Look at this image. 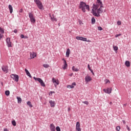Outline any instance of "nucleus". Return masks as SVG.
<instances>
[{"instance_id":"obj_1","label":"nucleus","mask_w":131,"mask_h":131,"mask_svg":"<svg viewBox=\"0 0 131 131\" xmlns=\"http://www.w3.org/2000/svg\"><path fill=\"white\" fill-rule=\"evenodd\" d=\"M96 4H94L92 9V13L95 17H100L104 10H103V2L101 0H96Z\"/></svg>"},{"instance_id":"obj_2","label":"nucleus","mask_w":131,"mask_h":131,"mask_svg":"<svg viewBox=\"0 0 131 131\" xmlns=\"http://www.w3.org/2000/svg\"><path fill=\"white\" fill-rule=\"evenodd\" d=\"M79 8V9H81L83 13H85V10H87L88 12H90V6L86 5V4L83 2H80Z\"/></svg>"},{"instance_id":"obj_3","label":"nucleus","mask_w":131,"mask_h":131,"mask_svg":"<svg viewBox=\"0 0 131 131\" xmlns=\"http://www.w3.org/2000/svg\"><path fill=\"white\" fill-rule=\"evenodd\" d=\"M34 2L36 3V5H37L38 9L39 10H42L43 9V6L42 5V3L40 2L39 0H34Z\"/></svg>"},{"instance_id":"obj_4","label":"nucleus","mask_w":131,"mask_h":131,"mask_svg":"<svg viewBox=\"0 0 131 131\" xmlns=\"http://www.w3.org/2000/svg\"><path fill=\"white\" fill-rule=\"evenodd\" d=\"M33 78L35 80L38 81L40 83L41 86H46V84H45V82H43V81H42L41 79L36 78L35 77H34Z\"/></svg>"},{"instance_id":"obj_5","label":"nucleus","mask_w":131,"mask_h":131,"mask_svg":"<svg viewBox=\"0 0 131 131\" xmlns=\"http://www.w3.org/2000/svg\"><path fill=\"white\" fill-rule=\"evenodd\" d=\"M29 17L30 19L31 22L32 23H35V18H34V16H33V14L31 12L29 13Z\"/></svg>"},{"instance_id":"obj_6","label":"nucleus","mask_w":131,"mask_h":131,"mask_svg":"<svg viewBox=\"0 0 131 131\" xmlns=\"http://www.w3.org/2000/svg\"><path fill=\"white\" fill-rule=\"evenodd\" d=\"M11 78L14 79L16 82L19 81V76L16 74H12L11 76Z\"/></svg>"},{"instance_id":"obj_7","label":"nucleus","mask_w":131,"mask_h":131,"mask_svg":"<svg viewBox=\"0 0 131 131\" xmlns=\"http://www.w3.org/2000/svg\"><path fill=\"white\" fill-rule=\"evenodd\" d=\"M6 41L8 48H12V42H11V38H7L6 39Z\"/></svg>"},{"instance_id":"obj_8","label":"nucleus","mask_w":131,"mask_h":131,"mask_svg":"<svg viewBox=\"0 0 131 131\" xmlns=\"http://www.w3.org/2000/svg\"><path fill=\"white\" fill-rule=\"evenodd\" d=\"M76 131H81V128H80V123H79V122H77V123H76Z\"/></svg>"},{"instance_id":"obj_9","label":"nucleus","mask_w":131,"mask_h":131,"mask_svg":"<svg viewBox=\"0 0 131 131\" xmlns=\"http://www.w3.org/2000/svg\"><path fill=\"white\" fill-rule=\"evenodd\" d=\"M49 17H50L51 18V21H52L53 22L54 21H55V22H57V21H58V20L57 19V18L55 17V15L52 14V16L51 15V14H49Z\"/></svg>"},{"instance_id":"obj_10","label":"nucleus","mask_w":131,"mask_h":131,"mask_svg":"<svg viewBox=\"0 0 131 131\" xmlns=\"http://www.w3.org/2000/svg\"><path fill=\"white\" fill-rule=\"evenodd\" d=\"M85 81L88 83V82H90V81H92V77L90 76L89 75H88L85 77Z\"/></svg>"},{"instance_id":"obj_11","label":"nucleus","mask_w":131,"mask_h":131,"mask_svg":"<svg viewBox=\"0 0 131 131\" xmlns=\"http://www.w3.org/2000/svg\"><path fill=\"white\" fill-rule=\"evenodd\" d=\"M103 92L105 94H111L112 92V88H107V89H103Z\"/></svg>"},{"instance_id":"obj_12","label":"nucleus","mask_w":131,"mask_h":131,"mask_svg":"<svg viewBox=\"0 0 131 131\" xmlns=\"http://www.w3.org/2000/svg\"><path fill=\"white\" fill-rule=\"evenodd\" d=\"M8 66H3L2 69L3 71H4V72H5V73H8V72L9 71L8 70Z\"/></svg>"},{"instance_id":"obj_13","label":"nucleus","mask_w":131,"mask_h":131,"mask_svg":"<svg viewBox=\"0 0 131 131\" xmlns=\"http://www.w3.org/2000/svg\"><path fill=\"white\" fill-rule=\"evenodd\" d=\"M76 85V83L73 82L72 85H69L67 86V89H74V86Z\"/></svg>"},{"instance_id":"obj_14","label":"nucleus","mask_w":131,"mask_h":131,"mask_svg":"<svg viewBox=\"0 0 131 131\" xmlns=\"http://www.w3.org/2000/svg\"><path fill=\"white\" fill-rule=\"evenodd\" d=\"M50 127L51 131H56V127L55 126V125H54V124H51Z\"/></svg>"},{"instance_id":"obj_15","label":"nucleus","mask_w":131,"mask_h":131,"mask_svg":"<svg viewBox=\"0 0 131 131\" xmlns=\"http://www.w3.org/2000/svg\"><path fill=\"white\" fill-rule=\"evenodd\" d=\"M49 103L50 104L51 107H55V106H56V103H55V101H53L52 100H50L49 101Z\"/></svg>"},{"instance_id":"obj_16","label":"nucleus","mask_w":131,"mask_h":131,"mask_svg":"<svg viewBox=\"0 0 131 131\" xmlns=\"http://www.w3.org/2000/svg\"><path fill=\"white\" fill-rule=\"evenodd\" d=\"M31 59H34L36 57V53L35 52H32L30 53Z\"/></svg>"},{"instance_id":"obj_17","label":"nucleus","mask_w":131,"mask_h":131,"mask_svg":"<svg viewBox=\"0 0 131 131\" xmlns=\"http://www.w3.org/2000/svg\"><path fill=\"white\" fill-rule=\"evenodd\" d=\"M25 71L27 75H28V76H29V77H31V75L30 74V73L29 72V71H28V69H25Z\"/></svg>"},{"instance_id":"obj_18","label":"nucleus","mask_w":131,"mask_h":131,"mask_svg":"<svg viewBox=\"0 0 131 131\" xmlns=\"http://www.w3.org/2000/svg\"><path fill=\"white\" fill-rule=\"evenodd\" d=\"M52 82L53 83H56V84H59V80H56L55 78H52Z\"/></svg>"},{"instance_id":"obj_19","label":"nucleus","mask_w":131,"mask_h":131,"mask_svg":"<svg viewBox=\"0 0 131 131\" xmlns=\"http://www.w3.org/2000/svg\"><path fill=\"white\" fill-rule=\"evenodd\" d=\"M69 55H70V49H68L66 52V57H67V58H69Z\"/></svg>"},{"instance_id":"obj_20","label":"nucleus","mask_w":131,"mask_h":131,"mask_svg":"<svg viewBox=\"0 0 131 131\" xmlns=\"http://www.w3.org/2000/svg\"><path fill=\"white\" fill-rule=\"evenodd\" d=\"M68 65H67V62H66V60H64V62H63V69L65 70L67 68Z\"/></svg>"},{"instance_id":"obj_21","label":"nucleus","mask_w":131,"mask_h":131,"mask_svg":"<svg viewBox=\"0 0 131 131\" xmlns=\"http://www.w3.org/2000/svg\"><path fill=\"white\" fill-rule=\"evenodd\" d=\"M8 8L9 9L10 14H12V13H13V7H12V5H9Z\"/></svg>"},{"instance_id":"obj_22","label":"nucleus","mask_w":131,"mask_h":131,"mask_svg":"<svg viewBox=\"0 0 131 131\" xmlns=\"http://www.w3.org/2000/svg\"><path fill=\"white\" fill-rule=\"evenodd\" d=\"M125 65L126 67H129L130 66V62L129 61L127 60L125 62Z\"/></svg>"},{"instance_id":"obj_23","label":"nucleus","mask_w":131,"mask_h":131,"mask_svg":"<svg viewBox=\"0 0 131 131\" xmlns=\"http://www.w3.org/2000/svg\"><path fill=\"white\" fill-rule=\"evenodd\" d=\"M72 70L73 71H75V72H77V71H79V70L77 69V68H75V67L74 66L72 67Z\"/></svg>"},{"instance_id":"obj_24","label":"nucleus","mask_w":131,"mask_h":131,"mask_svg":"<svg viewBox=\"0 0 131 131\" xmlns=\"http://www.w3.org/2000/svg\"><path fill=\"white\" fill-rule=\"evenodd\" d=\"M27 105L30 107V108H32L33 107V106L32 105V104H31V102L30 101H28L27 102Z\"/></svg>"},{"instance_id":"obj_25","label":"nucleus","mask_w":131,"mask_h":131,"mask_svg":"<svg viewBox=\"0 0 131 131\" xmlns=\"http://www.w3.org/2000/svg\"><path fill=\"white\" fill-rule=\"evenodd\" d=\"M17 102L19 104H21V102H22V99H21L20 97H17Z\"/></svg>"},{"instance_id":"obj_26","label":"nucleus","mask_w":131,"mask_h":131,"mask_svg":"<svg viewBox=\"0 0 131 131\" xmlns=\"http://www.w3.org/2000/svg\"><path fill=\"white\" fill-rule=\"evenodd\" d=\"M86 38H84V37H82V41H88V42H91V40H86Z\"/></svg>"},{"instance_id":"obj_27","label":"nucleus","mask_w":131,"mask_h":131,"mask_svg":"<svg viewBox=\"0 0 131 131\" xmlns=\"http://www.w3.org/2000/svg\"><path fill=\"white\" fill-rule=\"evenodd\" d=\"M91 21H92V24H95V23H96V19H95V17H92Z\"/></svg>"},{"instance_id":"obj_28","label":"nucleus","mask_w":131,"mask_h":131,"mask_svg":"<svg viewBox=\"0 0 131 131\" xmlns=\"http://www.w3.org/2000/svg\"><path fill=\"white\" fill-rule=\"evenodd\" d=\"M113 49L114 50V51H115V52H117L118 50V47H117V46H113Z\"/></svg>"},{"instance_id":"obj_29","label":"nucleus","mask_w":131,"mask_h":131,"mask_svg":"<svg viewBox=\"0 0 131 131\" xmlns=\"http://www.w3.org/2000/svg\"><path fill=\"white\" fill-rule=\"evenodd\" d=\"M76 38L78 40H82V37L77 36Z\"/></svg>"},{"instance_id":"obj_30","label":"nucleus","mask_w":131,"mask_h":131,"mask_svg":"<svg viewBox=\"0 0 131 131\" xmlns=\"http://www.w3.org/2000/svg\"><path fill=\"white\" fill-rule=\"evenodd\" d=\"M43 67L45 68H49L50 67V66L48 64H43Z\"/></svg>"},{"instance_id":"obj_31","label":"nucleus","mask_w":131,"mask_h":131,"mask_svg":"<svg viewBox=\"0 0 131 131\" xmlns=\"http://www.w3.org/2000/svg\"><path fill=\"white\" fill-rule=\"evenodd\" d=\"M105 81V84H107V83H110V80L108 79L104 80Z\"/></svg>"},{"instance_id":"obj_32","label":"nucleus","mask_w":131,"mask_h":131,"mask_svg":"<svg viewBox=\"0 0 131 131\" xmlns=\"http://www.w3.org/2000/svg\"><path fill=\"white\" fill-rule=\"evenodd\" d=\"M5 95L6 96H10V91H5Z\"/></svg>"},{"instance_id":"obj_33","label":"nucleus","mask_w":131,"mask_h":131,"mask_svg":"<svg viewBox=\"0 0 131 131\" xmlns=\"http://www.w3.org/2000/svg\"><path fill=\"white\" fill-rule=\"evenodd\" d=\"M12 124L13 125V126H16V121L13 120L12 121Z\"/></svg>"},{"instance_id":"obj_34","label":"nucleus","mask_w":131,"mask_h":131,"mask_svg":"<svg viewBox=\"0 0 131 131\" xmlns=\"http://www.w3.org/2000/svg\"><path fill=\"white\" fill-rule=\"evenodd\" d=\"M0 32H1V33H5V31H4V29H3V28L0 27Z\"/></svg>"},{"instance_id":"obj_35","label":"nucleus","mask_w":131,"mask_h":131,"mask_svg":"<svg viewBox=\"0 0 131 131\" xmlns=\"http://www.w3.org/2000/svg\"><path fill=\"white\" fill-rule=\"evenodd\" d=\"M56 131H61V128H60V127L57 126L56 128Z\"/></svg>"},{"instance_id":"obj_36","label":"nucleus","mask_w":131,"mask_h":131,"mask_svg":"<svg viewBox=\"0 0 131 131\" xmlns=\"http://www.w3.org/2000/svg\"><path fill=\"white\" fill-rule=\"evenodd\" d=\"M116 130H117V131L120 130V126H117L116 127Z\"/></svg>"},{"instance_id":"obj_37","label":"nucleus","mask_w":131,"mask_h":131,"mask_svg":"<svg viewBox=\"0 0 131 131\" xmlns=\"http://www.w3.org/2000/svg\"><path fill=\"white\" fill-rule=\"evenodd\" d=\"M82 103H83V104H85L86 105H89V102L87 101H83Z\"/></svg>"},{"instance_id":"obj_38","label":"nucleus","mask_w":131,"mask_h":131,"mask_svg":"<svg viewBox=\"0 0 131 131\" xmlns=\"http://www.w3.org/2000/svg\"><path fill=\"white\" fill-rule=\"evenodd\" d=\"M117 25H121V21H118L117 22Z\"/></svg>"},{"instance_id":"obj_39","label":"nucleus","mask_w":131,"mask_h":131,"mask_svg":"<svg viewBox=\"0 0 131 131\" xmlns=\"http://www.w3.org/2000/svg\"><path fill=\"white\" fill-rule=\"evenodd\" d=\"M98 30H103V28L101 27H98Z\"/></svg>"},{"instance_id":"obj_40","label":"nucleus","mask_w":131,"mask_h":131,"mask_svg":"<svg viewBox=\"0 0 131 131\" xmlns=\"http://www.w3.org/2000/svg\"><path fill=\"white\" fill-rule=\"evenodd\" d=\"M121 34H117L115 35V37H118V36H121Z\"/></svg>"},{"instance_id":"obj_41","label":"nucleus","mask_w":131,"mask_h":131,"mask_svg":"<svg viewBox=\"0 0 131 131\" xmlns=\"http://www.w3.org/2000/svg\"><path fill=\"white\" fill-rule=\"evenodd\" d=\"M25 36L23 34L20 35V38H24Z\"/></svg>"},{"instance_id":"obj_42","label":"nucleus","mask_w":131,"mask_h":131,"mask_svg":"<svg viewBox=\"0 0 131 131\" xmlns=\"http://www.w3.org/2000/svg\"><path fill=\"white\" fill-rule=\"evenodd\" d=\"M13 32H14V33H17V32H18V31L17 30V29H15V30L13 31Z\"/></svg>"},{"instance_id":"obj_43","label":"nucleus","mask_w":131,"mask_h":131,"mask_svg":"<svg viewBox=\"0 0 131 131\" xmlns=\"http://www.w3.org/2000/svg\"><path fill=\"white\" fill-rule=\"evenodd\" d=\"M3 36H4V35L2 34H0V40L1 39H2V38L3 37Z\"/></svg>"},{"instance_id":"obj_44","label":"nucleus","mask_w":131,"mask_h":131,"mask_svg":"<svg viewBox=\"0 0 131 131\" xmlns=\"http://www.w3.org/2000/svg\"><path fill=\"white\" fill-rule=\"evenodd\" d=\"M88 69H89V70H91L92 69H91V67H90V64L88 65Z\"/></svg>"},{"instance_id":"obj_45","label":"nucleus","mask_w":131,"mask_h":131,"mask_svg":"<svg viewBox=\"0 0 131 131\" xmlns=\"http://www.w3.org/2000/svg\"><path fill=\"white\" fill-rule=\"evenodd\" d=\"M22 12H23V9H20L19 10V13H22Z\"/></svg>"},{"instance_id":"obj_46","label":"nucleus","mask_w":131,"mask_h":131,"mask_svg":"<svg viewBox=\"0 0 131 131\" xmlns=\"http://www.w3.org/2000/svg\"><path fill=\"white\" fill-rule=\"evenodd\" d=\"M51 95H53V94H55V91H51Z\"/></svg>"},{"instance_id":"obj_47","label":"nucleus","mask_w":131,"mask_h":131,"mask_svg":"<svg viewBox=\"0 0 131 131\" xmlns=\"http://www.w3.org/2000/svg\"><path fill=\"white\" fill-rule=\"evenodd\" d=\"M70 110H71V108L70 107H69L68 109V112H69L70 111Z\"/></svg>"},{"instance_id":"obj_48","label":"nucleus","mask_w":131,"mask_h":131,"mask_svg":"<svg viewBox=\"0 0 131 131\" xmlns=\"http://www.w3.org/2000/svg\"><path fill=\"white\" fill-rule=\"evenodd\" d=\"M4 131H9V130H8V128H4Z\"/></svg>"},{"instance_id":"obj_49","label":"nucleus","mask_w":131,"mask_h":131,"mask_svg":"<svg viewBox=\"0 0 131 131\" xmlns=\"http://www.w3.org/2000/svg\"><path fill=\"white\" fill-rule=\"evenodd\" d=\"M24 38L25 39L28 38V36H25Z\"/></svg>"},{"instance_id":"obj_50","label":"nucleus","mask_w":131,"mask_h":131,"mask_svg":"<svg viewBox=\"0 0 131 131\" xmlns=\"http://www.w3.org/2000/svg\"><path fill=\"white\" fill-rule=\"evenodd\" d=\"M90 70L91 71V72H92V73H93V72H94V71H93V70H92V69Z\"/></svg>"},{"instance_id":"obj_51","label":"nucleus","mask_w":131,"mask_h":131,"mask_svg":"<svg viewBox=\"0 0 131 131\" xmlns=\"http://www.w3.org/2000/svg\"><path fill=\"white\" fill-rule=\"evenodd\" d=\"M49 96H52V93H51V92L49 94Z\"/></svg>"},{"instance_id":"obj_52","label":"nucleus","mask_w":131,"mask_h":131,"mask_svg":"<svg viewBox=\"0 0 131 131\" xmlns=\"http://www.w3.org/2000/svg\"><path fill=\"white\" fill-rule=\"evenodd\" d=\"M123 123H124V124H125V121L123 120Z\"/></svg>"},{"instance_id":"obj_53","label":"nucleus","mask_w":131,"mask_h":131,"mask_svg":"<svg viewBox=\"0 0 131 131\" xmlns=\"http://www.w3.org/2000/svg\"><path fill=\"white\" fill-rule=\"evenodd\" d=\"M62 61H63V62H65V61H66V60H65V59L63 58Z\"/></svg>"},{"instance_id":"obj_54","label":"nucleus","mask_w":131,"mask_h":131,"mask_svg":"<svg viewBox=\"0 0 131 131\" xmlns=\"http://www.w3.org/2000/svg\"><path fill=\"white\" fill-rule=\"evenodd\" d=\"M110 105H112V102H110Z\"/></svg>"},{"instance_id":"obj_55","label":"nucleus","mask_w":131,"mask_h":131,"mask_svg":"<svg viewBox=\"0 0 131 131\" xmlns=\"http://www.w3.org/2000/svg\"><path fill=\"white\" fill-rule=\"evenodd\" d=\"M93 75H95V73L94 72L92 73Z\"/></svg>"},{"instance_id":"obj_56","label":"nucleus","mask_w":131,"mask_h":131,"mask_svg":"<svg viewBox=\"0 0 131 131\" xmlns=\"http://www.w3.org/2000/svg\"><path fill=\"white\" fill-rule=\"evenodd\" d=\"M93 75H95V73L94 72L92 73Z\"/></svg>"},{"instance_id":"obj_57","label":"nucleus","mask_w":131,"mask_h":131,"mask_svg":"<svg viewBox=\"0 0 131 131\" xmlns=\"http://www.w3.org/2000/svg\"><path fill=\"white\" fill-rule=\"evenodd\" d=\"M127 129H128V130H129V128L128 127V128H127Z\"/></svg>"},{"instance_id":"obj_58","label":"nucleus","mask_w":131,"mask_h":131,"mask_svg":"<svg viewBox=\"0 0 131 131\" xmlns=\"http://www.w3.org/2000/svg\"><path fill=\"white\" fill-rule=\"evenodd\" d=\"M58 26H60V24H58Z\"/></svg>"}]
</instances>
